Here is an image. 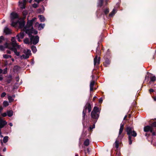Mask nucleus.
<instances>
[{"label":"nucleus","mask_w":156,"mask_h":156,"mask_svg":"<svg viewBox=\"0 0 156 156\" xmlns=\"http://www.w3.org/2000/svg\"><path fill=\"white\" fill-rule=\"evenodd\" d=\"M36 20V18H34L31 20H28L26 26H24L25 22L24 20H23L20 21H18L17 22V23L16 26L14 27H16L18 24H19V27L21 30L25 31L27 34H29L31 32L34 33L35 34H36L37 33V31L36 30H34L32 26L33 22Z\"/></svg>","instance_id":"obj_1"},{"label":"nucleus","mask_w":156,"mask_h":156,"mask_svg":"<svg viewBox=\"0 0 156 156\" xmlns=\"http://www.w3.org/2000/svg\"><path fill=\"white\" fill-rule=\"evenodd\" d=\"M126 131L127 134L129 135V144H131L132 143L131 140V138L130 135L135 137L136 136V132L133 131V129L132 128L128 127L126 129Z\"/></svg>","instance_id":"obj_2"},{"label":"nucleus","mask_w":156,"mask_h":156,"mask_svg":"<svg viewBox=\"0 0 156 156\" xmlns=\"http://www.w3.org/2000/svg\"><path fill=\"white\" fill-rule=\"evenodd\" d=\"M10 18L12 23L11 25L12 26H16L17 24L18 20V16L17 13L12 12L10 14Z\"/></svg>","instance_id":"obj_3"},{"label":"nucleus","mask_w":156,"mask_h":156,"mask_svg":"<svg viewBox=\"0 0 156 156\" xmlns=\"http://www.w3.org/2000/svg\"><path fill=\"white\" fill-rule=\"evenodd\" d=\"M31 34H35L34 33L31 32L29 34H27L29 35V37H30L31 44H36L39 41V37L37 36H31Z\"/></svg>","instance_id":"obj_4"},{"label":"nucleus","mask_w":156,"mask_h":156,"mask_svg":"<svg viewBox=\"0 0 156 156\" xmlns=\"http://www.w3.org/2000/svg\"><path fill=\"white\" fill-rule=\"evenodd\" d=\"M99 108L97 107H94L93 110L91 113L92 118L94 119H98L99 117Z\"/></svg>","instance_id":"obj_5"},{"label":"nucleus","mask_w":156,"mask_h":156,"mask_svg":"<svg viewBox=\"0 0 156 156\" xmlns=\"http://www.w3.org/2000/svg\"><path fill=\"white\" fill-rule=\"evenodd\" d=\"M24 54L20 56L21 59H27L28 58L31 54V51L29 49H25L23 51Z\"/></svg>","instance_id":"obj_6"},{"label":"nucleus","mask_w":156,"mask_h":156,"mask_svg":"<svg viewBox=\"0 0 156 156\" xmlns=\"http://www.w3.org/2000/svg\"><path fill=\"white\" fill-rule=\"evenodd\" d=\"M88 109L89 112H90L91 111V106L90 103H87L85 105L83 111V117L84 118L86 114V110Z\"/></svg>","instance_id":"obj_7"},{"label":"nucleus","mask_w":156,"mask_h":156,"mask_svg":"<svg viewBox=\"0 0 156 156\" xmlns=\"http://www.w3.org/2000/svg\"><path fill=\"white\" fill-rule=\"evenodd\" d=\"M12 44L14 47H16L18 48H20V46L18 45L16 42L15 38V37H12L11 39Z\"/></svg>","instance_id":"obj_8"},{"label":"nucleus","mask_w":156,"mask_h":156,"mask_svg":"<svg viewBox=\"0 0 156 156\" xmlns=\"http://www.w3.org/2000/svg\"><path fill=\"white\" fill-rule=\"evenodd\" d=\"M144 130L145 132L150 131L152 133L153 131V128L151 126H147L144 127Z\"/></svg>","instance_id":"obj_9"},{"label":"nucleus","mask_w":156,"mask_h":156,"mask_svg":"<svg viewBox=\"0 0 156 156\" xmlns=\"http://www.w3.org/2000/svg\"><path fill=\"white\" fill-rule=\"evenodd\" d=\"M27 0H23V1L19 2V5L20 8L24 9L25 8L26 3Z\"/></svg>","instance_id":"obj_10"},{"label":"nucleus","mask_w":156,"mask_h":156,"mask_svg":"<svg viewBox=\"0 0 156 156\" xmlns=\"http://www.w3.org/2000/svg\"><path fill=\"white\" fill-rule=\"evenodd\" d=\"M35 26L37 27L38 29L40 30L43 29L44 28V24H39L38 22H37L35 23Z\"/></svg>","instance_id":"obj_11"},{"label":"nucleus","mask_w":156,"mask_h":156,"mask_svg":"<svg viewBox=\"0 0 156 156\" xmlns=\"http://www.w3.org/2000/svg\"><path fill=\"white\" fill-rule=\"evenodd\" d=\"M7 124V122L5 121L2 120L0 118V128H2Z\"/></svg>","instance_id":"obj_12"},{"label":"nucleus","mask_w":156,"mask_h":156,"mask_svg":"<svg viewBox=\"0 0 156 156\" xmlns=\"http://www.w3.org/2000/svg\"><path fill=\"white\" fill-rule=\"evenodd\" d=\"M100 58L99 57L98 58L97 56L96 55L94 59V64L95 66L98 65L100 63Z\"/></svg>","instance_id":"obj_13"},{"label":"nucleus","mask_w":156,"mask_h":156,"mask_svg":"<svg viewBox=\"0 0 156 156\" xmlns=\"http://www.w3.org/2000/svg\"><path fill=\"white\" fill-rule=\"evenodd\" d=\"M9 44L7 43H5L4 45V46L2 45L0 46V50L1 51H3L4 50L5 48H9Z\"/></svg>","instance_id":"obj_14"},{"label":"nucleus","mask_w":156,"mask_h":156,"mask_svg":"<svg viewBox=\"0 0 156 156\" xmlns=\"http://www.w3.org/2000/svg\"><path fill=\"white\" fill-rule=\"evenodd\" d=\"M4 32L6 34H9L11 33V30L7 27H5L4 29Z\"/></svg>","instance_id":"obj_15"},{"label":"nucleus","mask_w":156,"mask_h":156,"mask_svg":"<svg viewBox=\"0 0 156 156\" xmlns=\"http://www.w3.org/2000/svg\"><path fill=\"white\" fill-rule=\"evenodd\" d=\"M95 83V82L94 81H91L90 84V91H93L94 89V86Z\"/></svg>","instance_id":"obj_16"},{"label":"nucleus","mask_w":156,"mask_h":156,"mask_svg":"<svg viewBox=\"0 0 156 156\" xmlns=\"http://www.w3.org/2000/svg\"><path fill=\"white\" fill-rule=\"evenodd\" d=\"M24 36V34L23 32H21L20 34L17 35L16 37L17 38H20L22 39Z\"/></svg>","instance_id":"obj_17"},{"label":"nucleus","mask_w":156,"mask_h":156,"mask_svg":"<svg viewBox=\"0 0 156 156\" xmlns=\"http://www.w3.org/2000/svg\"><path fill=\"white\" fill-rule=\"evenodd\" d=\"M124 127V125L123 124H121L120 125V127L119 129V135H120L122 132Z\"/></svg>","instance_id":"obj_18"},{"label":"nucleus","mask_w":156,"mask_h":156,"mask_svg":"<svg viewBox=\"0 0 156 156\" xmlns=\"http://www.w3.org/2000/svg\"><path fill=\"white\" fill-rule=\"evenodd\" d=\"M116 12V10L114 9H113L112 12L109 14V16L110 17H112L115 13Z\"/></svg>","instance_id":"obj_19"},{"label":"nucleus","mask_w":156,"mask_h":156,"mask_svg":"<svg viewBox=\"0 0 156 156\" xmlns=\"http://www.w3.org/2000/svg\"><path fill=\"white\" fill-rule=\"evenodd\" d=\"M7 115L9 117H11L13 115V111L12 110L8 111L7 112Z\"/></svg>","instance_id":"obj_20"},{"label":"nucleus","mask_w":156,"mask_h":156,"mask_svg":"<svg viewBox=\"0 0 156 156\" xmlns=\"http://www.w3.org/2000/svg\"><path fill=\"white\" fill-rule=\"evenodd\" d=\"M110 61L108 59H106L105 60L104 63V65L105 66H107L108 65H109L110 64Z\"/></svg>","instance_id":"obj_21"},{"label":"nucleus","mask_w":156,"mask_h":156,"mask_svg":"<svg viewBox=\"0 0 156 156\" xmlns=\"http://www.w3.org/2000/svg\"><path fill=\"white\" fill-rule=\"evenodd\" d=\"M40 20L41 22H44L45 20V19L43 16L41 15H40L39 16Z\"/></svg>","instance_id":"obj_22"},{"label":"nucleus","mask_w":156,"mask_h":156,"mask_svg":"<svg viewBox=\"0 0 156 156\" xmlns=\"http://www.w3.org/2000/svg\"><path fill=\"white\" fill-rule=\"evenodd\" d=\"M31 49L33 52L35 53L37 51V49L36 47L34 46H32Z\"/></svg>","instance_id":"obj_23"},{"label":"nucleus","mask_w":156,"mask_h":156,"mask_svg":"<svg viewBox=\"0 0 156 156\" xmlns=\"http://www.w3.org/2000/svg\"><path fill=\"white\" fill-rule=\"evenodd\" d=\"M26 44H29L30 43L29 40L28 38H26L24 39L23 41Z\"/></svg>","instance_id":"obj_24"},{"label":"nucleus","mask_w":156,"mask_h":156,"mask_svg":"<svg viewBox=\"0 0 156 156\" xmlns=\"http://www.w3.org/2000/svg\"><path fill=\"white\" fill-rule=\"evenodd\" d=\"M8 98L9 102H12L14 101V99L12 98V97L10 96H8Z\"/></svg>","instance_id":"obj_25"},{"label":"nucleus","mask_w":156,"mask_h":156,"mask_svg":"<svg viewBox=\"0 0 156 156\" xmlns=\"http://www.w3.org/2000/svg\"><path fill=\"white\" fill-rule=\"evenodd\" d=\"M3 104L4 107H6L9 105V104L7 101H4L3 103Z\"/></svg>","instance_id":"obj_26"},{"label":"nucleus","mask_w":156,"mask_h":156,"mask_svg":"<svg viewBox=\"0 0 156 156\" xmlns=\"http://www.w3.org/2000/svg\"><path fill=\"white\" fill-rule=\"evenodd\" d=\"M84 144L86 146H88L89 144V142L88 139L86 140L84 142Z\"/></svg>","instance_id":"obj_27"},{"label":"nucleus","mask_w":156,"mask_h":156,"mask_svg":"<svg viewBox=\"0 0 156 156\" xmlns=\"http://www.w3.org/2000/svg\"><path fill=\"white\" fill-rule=\"evenodd\" d=\"M8 140V136H5L4 137L3 139V142L4 143H6L7 142Z\"/></svg>","instance_id":"obj_28"},{"label":"nucleus","mask_w":156,"mask_h":156,"mask_svg":"<svg viewBox=\"0 0 156 156\" xmlns=\"http://www.w3.org/2000/svg\"><path fill=\"white\" fill-rule=\"evenodd\" d=\"M115 144L116 148H118L119 147V142L117 140L115 141Z\"/></svg>","instance_id":"obj_29"},{"label":"nucleus","mask_w":156,"mask_h":156,"mask_svg":"<svg viewBox=\"0 0 156 156\" xmlns=\"http://www.w3.org/2000/svg\"><path fill=\"white\" fill-rule=\"evenodd\" d=\"M3 57L5 58H11V56L10 55H3Z\"/></svg>","instance_id":"obj_30"},{"label":"nucleus","mask_w":156,"mask_h":156,"mask_svg":"<svg viewBox=\"0 0 156 156\" xmlns=\"http://www.w3.org/2000/svg\"><path fill=\"white\" fill-rule=\"evenodd\" d=\"M15 47H14L13 46V47L12 48H10L11 50H12L15 53V54L16 53H17V50L15 48H14Z\"/></svg>","instance_id":"obj_31"},{"label":"nucleus","mask_w":156,"mask_h":156,"mask_svg":"<svg viewBox=\"0 0 156 156\" xmlns=\"http://www.w3.org/2000/svg\"><path fill=\"white\" fill-rule=\"evenodd\" d=\"M15 47H14L13 46V47L12 48H10L11 50H12L15 53V54L16 53H17V50L15 48H14Z\"/></svg>","instance_id":"obj_32"},{"label":"nucleus","mask_w":156,"mask_h":156,"mask_svg":"<svg viewBox=\"0 0 156 156\" xmlns=\"http://www.w3.org/2000/svg\"><path fill=\"white\" fill-rule=\"evenodd\" d=\"M156 80V77L154 76H153L151 77V81L154 82Z\"/></svg>","instance_id":"obj_33"},{"label":"nucleus","mask_w":156,"mask_h":156,"mask_svg":"<svg viewBox=\"0 0 156 156\" xmlns=\"http://www.w3.org/2000/svg\"><path fill=\"white\" fill-rule=\"evenodd\" d=\"M5 40L4 37L3 36L0 37V44L2 42Z\"/></svg>","instance_id":"obj_34"},{"label":"nucleus","mask_w":156,"mask_h":156,"mask_svg":"<svg viewBox=\"0 0 156 156\" xmlns=\"http://www.w3.org/2000/svg\"><path fill=\"white\" fill-rule=\"evenodd\" d=\"M151 126H152V128L153 127H156V122H153L151 125Z\"/></svg>","instance_id":"obj_35"},{"label":"nucleus","mask_w":156,"mask_h":156,"mask_svg":"<svg viewBox=\"0 0 156 156\" xmlns=\"http://www.w3.org/2000/svg\"><path fill=\"white\" fill-rule=\"evenodd\" d=\"M6 95V93L5 92H3L2 94L1 95V97L2 98H3Z\"/></svg>","instance_id":"obj_36"},{"label":"nucleus","mask_w":156,"mask_h":156,"mask_svg":"<svg viewBox=\"0 0 156 156\" xmlns=\"http://www.w3.org/2000/svg\"><path fill=\"white\" fill-rule=\"evenodd\" d=\"M23 14L24 16H26L27 14V12L26 11H24L23 12Z\"/></svg>","instance_id":"obj_37"},{"label":"nucleus","mask_w":156,"mask_h":156,"mask_svg":"<svg viewBox=\"0 0 156 156\" xmlns=\"http://www.w3.org/2000/svg\"><path fill=\"white\" fill-rule=\"evenodd\" d=\"M109 12V11L108 9H106L104 10V12L106 14H108Z\"/></svg>","instance_id":"obj_38"},{"label":"nucleus","mask_w":156,"mask_h":156,"mask_svg":"<svg viewBox=\"0 0 156 156\" xmlns=\"http://www.w3.org/2000/svg\"><path fill=\"white\" fill-rule=\"evenodd\" d=\"M7 115V113H4L1 114V115L3 117H5Z\"/></svg>","instance_id":"obj_39"},{"label":"nucleus","mask_w":156,"mask_h":156,"mask_svg":"<svg viewBox=\"0 0 156 156\" xmlns=\"http://www.w3.org/2000/svg\"><path fill=\"white\" fill-rule=\"evenodd\" d=\"M37 6L38 5L35 3H34L33 5V7L34 8H36Z\"/></svg>","instance_id":"obj_40"},{"label":"nucleus","mask_w":156,"mask_h":156,"mask_svg":"<svg viewBox=\"0 0 156 156\" xmlns=\"http://www.w3.org/2000/svg\"><path fill=\"white\" fill-rule=\"evenodd\" d=\"M102 98H100L99 99V102L100 103H101L102 102Z\"/></svg>","instance_id":"obj_41"},{"label":"nucleus","mask_w":156,"mask_h":156,"mask_svg":"<svg viewBox=\"0 0 156 156\" xmlns=\"http://www.w3.org/2000/svg\"><path fill=\"white\" fill-rule=\"evenodd\" d=\"M95 128V125H94L93 126V127H90V130H91L93 128Z\"/></svg>","instance_id":"obj_42"},{"label":"nucleus","mask_w":156,"mask_h":156,"mask_svg":"<svg viewBox=\"0 0 156 156\" xmlns=\"http://www.w3.org/2000/svg\"><path fill=\"white\" fill-rule=\"evenodd\" d=\"M7 68H6L5 69H4V71L3 72V73L4 74H5L6 73V71H7Z\"/></svg>","instance_id":"obj_43"},{"label":"nucleus","mask_w":156,"mask_h":156,"mask_svg":"<svg viewBox=\"0 0 156 156\" xmlns=\"http://www.w3.org/2000/svg\"><path fill=\"white\" fill-rule=\"evenodd\" d=\"M154 90L153 89H150L149 90V91L150 93L152 92H154Z\"/></svg>","instance_id":"obj_44"},{"label":"nucleus","mask_w":156,"mask_h":156,"mask_svg":"<svg viewBox=\"0 0 156 156\" xmlns=\"http://www.w3.org/2000/svg\"><path fill=\"white\" fill-rule=\"evenodd\" d=\"M15 54L17 56H19L20 55V53L18 52H17V53H15Z\"/></svg>","instance_id":"obj_45"},{"label":"nucleus","mask_w":156,"mask_h":156,"mask_svg":"<svg viewBox=\"0 0 156 156\" xmlns=\"http://www.w3.org/2000/svg\"><path fill=\"white\" fill-rule=\"evenodd\" d=\"M43 0H35V1L37 2L38 3H39V2L42 1Z\"/></svg>","instance_id":"obj_46"},{"label":"nucleus","mask_w":156,"mask_h":156,"mask_svg":"<svg viewBox=\"0 0 156 156\" xmlns=\"http://www.w3.org/2000/svg\"><path fill=\"white\" fill-rule=\"evenodd\" d=\"M7 53H8V54H10V53H11V52L9 50H7Z\"/></svg>","instance_id":"obj_47"},{"label":"nucleus","mask_w":156,"mask_h":156,"mask_svg":"<svg viewBox=\"0 0 156 156\" xmlns=\"http://www.w3.org/2000/svg\"><path fill=\"white\" fill-rule=\"evenodd\" d=\"M17 39H18V41H19V42H20L21 41V40L20 39H21L20 38H17Z\"/></svg>","instance_id":"obj_48"},{"label":"nucleus","mask_w":156,"mask_h":156,"mask_svg":"<svg viewBox=\"0 0 156 156\" xmlns=\"http://www.w3.org/2000/svg\"><path fill=\"white\" fill-rule=\"evenodd\" d=\"M9 125L11 126H12V123H10L9 124Z\"/></svg>","instance_id":"obj_49"},{"label":"nucleus","mask_w":156,"mask_h":156,"mask_svg":"<svg viewBox=\"0 0 156 156\" xmlns=\"http://www.w3.org/2000/svg\"><path fill=\"white\" fill-rule=\"evenodd\" d=\"M96 98V96H94L93 98V100H94Z\"/></svg>","instance_id":"obj_50"},{"label":"nucleus","mask_w":156,"mask_h":156,"mask_svg":"<svg viewBox=\"0 0 156 156\" xmlns=\"http://www.w3.org/2000/svg\"><path fill=\"white\" fill-rule=\"evenodd\" d=\"M2 80V78L1 76H0V80Z\"/></svg>","instance_id":"obj_51"},{"label":"nucleus","mask_w":156,"mask_h":156,"mask_svg":"<svg viewBox=\"0 0 156 156\" xmlns=\"http://www.w3.org/2000/svg\"><path fill=\"white\" fill-rule=\"evenodd\" d=\"M2 69H0V73H2Z\"/></svg>","instance_id":"obj_52"},{"label":"nucleus","mask_w":156,"mask_h":156,"mask_svg":"<svg viewBox=\"0 0 156 156\" xmlns=\"http://www.w3.org/2000/svg\"><path fill=\"white\" fill-rule=\"evenodd\" d=\"M100 2H101V3H102L103 2V0H100Z\"/></svg>","instance_id":"obj_53"},{"label":"nucleus","mask_w":156,"mask_h":156,"mask_svg":"<svg viewBox=\"0 0 156 156\" xmlns=\"http://www.w3.org/2000/svg\"><path fill=\"white\" fill-rule=\"evenodd\" d=\"M126 116H125V117H124V120H125L126 119Z\"/></svg>","instance_id":"obj_54"},{"label":"nucleus","mask_w":156,"mask_h":156,"mask_svg":"<svg viewBox=\"0 0 156 156\" xmlns=\"http://www.w3.org/2000/svg\"><path fill=\"white\" fill-rule=\"evenodd\" d=\"M2 108L0 106V110H2Z\"/></svg>","instance_id":"obj_55"},{"label":"nucleus","mask_w":156,"mask_h":156,"mask_svg":"<svg viewBox=\"0 0 156 156\" xmlns=\"http://www.w3.org/2000/svg\"><path fill=\"white\" fill-rule=\"evenodd\" d=\"M152 133L153 135H155V133L154 132H153Z\"/></svg>","instance_id":"obj_56"},{"label":"nucleus","mask_w":156,"mask_h":156,"mask_svg":"<svg viewBox=\"0 0 156 156\" xmlns=\"http://www.w3.org/2000/svg\"><path fill=\"white\" fill-rule=\"evenodd\" d=\"M32 1V0H30V1H29V2L30 3H31Z\"/></svg>","instance_id":"obj_57"},{"label":"nucleus","mask_w":156,"mask_h":156,"mask_svg":"<svg viewBox=\"0 0 156 156\" xmlns=\"http://www.w3.org/2000/svg\"><path fill=\"white\" fill-rule=\"evenodd\" d=\"M5 150H6V149H5H5H4L3 150V151H5Z\"/></svg>","instance_id":"obj_58"},{"label":"nucleus","mask_w":156,"mask_h":156,"mask_svg":"<svg viewBox=\"0 0 156 156\" xmlns=\"http://www.w3.org/2000/svg\"><path fill=\"white\" fill-rule=\"evenodd\" d=\"M154 101H156V98H154Z\"/></svg>","instance_id":"obj_59"},{"label":"nucleus","mask_w":156,"mask_h":156,"mask_svg":"<svg viewBox=\"0 0 156 156\" xmlns=\"http://www.w3.org/2000/svg\"><path fill=\"white\" fill-rule=\"evenodd\" d=\"M12 97L14 98L15 97V95H13Z\"/></svg>","instance_id":"obj_60"},{"label":"nucleus","mask_w":156,"mask_h":156,"mask_svg":"<svg viewBox=\"0 0 156 156\" xmlns=\"http://www.w3.org/2000/svg\"><path fill=\"white\" fill-rule=\"evenodd\" d=\"M0 136L1 137H2L3 136L1 134H0Z\"/></svg>","instance_id":"obj_61"},{"label":"nucleus","mask_w":156,"mask_h":156,"mask_svg":"<svg viewBox=\"0 0 156 156\" xmlns=\"http://www.w3.org/2000/svg\"><path fill=\"white\" fill-rule=\"evenodd\" d=\"M75 156H78V154H76V155H75Z\"/></svg>","instance_id":"obj_62"},{"label":"nucleus","mask_w":156,"mask_h":156,"mask_svg":"<svg viewBox=\"0 0 156 156\" xmlns=\"http://www.w3.org/2000/svg\"><path fill=\"white\" fill-rule=\"evenodd\" d=\"M12 60L13 61H14V59H12Z\"/></svg>","instance_id":"obj_63"}]
</instances>
